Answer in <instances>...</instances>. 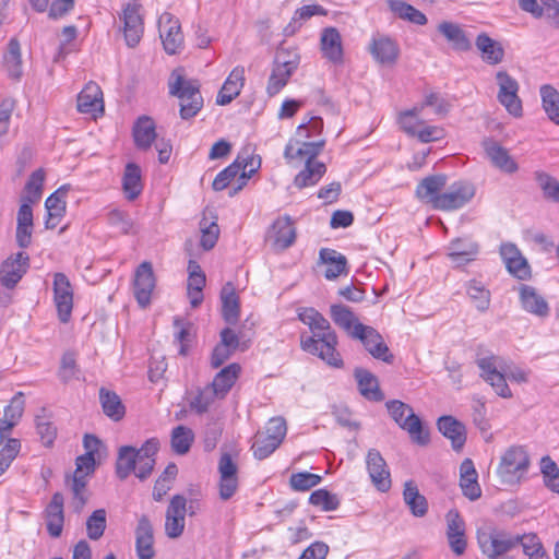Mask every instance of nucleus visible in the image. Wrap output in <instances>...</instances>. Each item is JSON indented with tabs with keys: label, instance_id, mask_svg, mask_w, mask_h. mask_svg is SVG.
I'll return each instance as SVG.
<instances>
[{
	"label": "nucleus",
	"instance_id": "obj_51",
	"mask_svg": "<svg viewBox=\"0 0 559 559\" xmlns=\"http://www.w3.org/2000/svg\"><path fill=\"white\" fill-rule=\"evenodd\" d=\"M194 440L192 429L186 426H177L171 431V449L177 454H186Z\"/></svg>",
	"mask_w": 559,
	"mask_h": 559
},
{
	"label": "nucleus",
	"instance_id": "obj_21",
	"mask_svg": "<svg viewBox=\"0 0 559 559\" xmlns=\"http://www.w3.org/2000/svg\"><path fill=\"white\" fill-rule=\"evenodd\" d=\"M519 293L521 306L526 312L539 318H546L549 316V305L545 298L537 293L536 288L521 284Z\"/></svg>",
	"mask_w": 559,
	"mask_h": 559
},
{
	"label": "nucleus",
	"instance_id": "obj_29",
	"mask_svg": "<svg viewBox=\"0 0 559 559\" xmlns=\"http://www.w3.org/2000/svg\"><path fill=\"white\" fill-rule=\"evenodd\" d=\"M132 135L134 144L139 150H150L153 142L157 139L154 120L148 116L139 117L133 124Z\"/></svg>",
	"mask_w": 559,
	"mask_h": 559
},
{
	"label": "nucleus",
	"instance_id": "obj_27",
	"mask_svg": "<svg viewBox=\"0 0 559 559\" xmlns=\"http://www.w3.org/2000/svg\"><path fill=\"white\" fill-rule=\"evenodd\" d=\"M78 110L83 114L104 111L103 92L100 87L90 82L78 96Z\"/></svg>",
	"mask_w": 559,
	"mask_h": 559
},
{
	"label": "nucleus",
	"instance_id": "obj_64",
	"mask_svg": "<svg viewBox=\"0 0 559 559\" xmlns=\"http://www.w3.org/2000/svg\"><path fill=\"white\" fill-rule=\"evenodd\" d=\"M281 444L265 436L258 435L252 444L253 455L258 460H264L270 456Z\"/></svg>",
	"mask_w": 559,
	"mask_h": 559
},
{
	"label": "nucleus",
	"instance_id": "obj_52",
	"mask_svg": "<svg viewBox=\"0 0 559 559\" xmlns=\"http://www.w3.org/2000/svg\"><path fill=\"white\" fill-rule=\"evenodd\" d=\"M45 180V173L43 169L35 170L29 179L27 180L24 194L21 198V201H27L32 203H36L40 200L43 193V186Z\"/></svg>",
	"mask_w": 559,
	"mask_h": 559
},
{
	"label": "nucleus",
	"instance_id": "obj_12",
	"mask_svg": "<svg viewBox=\"0 0 559 559\" xmlns=\"http://www.w3.org/2000/svg\"><path fill=\"white\" fill-rule=\"evenodd\" d=\"M366 468L372 485L381 492H386L392 486L389 466L377 449H370L366 455Z\"/></svg>",
	"mask_w": 559,
	"mask_h": 559
},
{
	"label": "nucleus",
	"instance_id": "obj_42",
	"mask_svg": "<svg viewBox=\"0 0 559 559\" xmlns=\"http://www.w3.org/2000/svg\"><path fill=\"white\" fill-rule=\"evenodd\" d=\"M438 31L451 43L454 49L461 51L471 49L472 44L460 25L444 21L438 25Z\"/></svg>",
	"mask_w": 559,
	"mask_h": 559
},
{
	"label": "nucleus",
	"instance_id": "obj_8",
	"mask_svg": "<svg viewBox=\"0 0 559 559\" xmlns=\"http://www.w3.org/2000/svg\"><path fill=\"white\" fill-rule=\"evenodd\" d=\"M475 195V188L466 181L452 183L447 191L436 198L435 209L440 211H454L463 207Z\"/></svg>",
	"mask_w": 559,
	"mask_h": 559
},
{
	"label": "nucleus",
	"instance_id": "obj_48",
	"mask_svg": "<svg viewBox=\"0 0 559 559\" xmlns=\"http://www.w3.org/2000/svg\"><path fill=\"white\" fill-rule=\"evenodd\" d=\"M388 3L391 11L400 19L409 21L416 25H425L427 23L426 15L415 7L401 0H389Z\"/></svg>",
	"mask_w": 559,
	"mask_h": 559
},
{
	"label": "nucleus",
	"instance_id": "obj_13",
	"mask_svg": "<svg viewBox=\"0 0 559 559\" xmlns=\"http://www.w3.org/2000/svg\"><path fill=\"white\" fill-rule=\"evenodd\" d=\"M159 36L167 53L174 55L183 45V35L180 23L170 13L165 12L158 20Z\"/></svg>",
	"mask_w": 559,
	"mask_h": 559
},
{
	"label": "nucleus",
	"instance_id": "obj_28",
	"mask_svg": "<svg viewBox=\"0 0 559 559\" xmlns=\"http://www.w3.org/2000/svg\"><path fill=\"white\" fill-rule=\"evenodd\" d=\"M478 245L471 237L452 240L448 247V255L456 265L465 264L478 253Z\"/></svg>",
	"mask_w": 559,
	"mask_h": 559
},
{
	"label": "nucleus",
	"instance_id": "obj_5",
	"mask_svg": "<svg viewBox=\"0 0 559 559\" xmlns=\"http://www.w3.org/2000/svg\"><path fill=\"white\" fill-rule=\"evenodd\" d=\"M385 406L391 418L400 428L408 432L414 442L419 445H426L429 442L428 431L424 429L420 418L408 404L392 400L386 402Z\"/></svg>",
	"mask_w": 559,
	"mask_h": 559
},
{
	"label": "nucleus",
	"instance_id": "obj_19",
	"mask_svg": "<svg viewBox=\"0 0 559 559\" xmlns=\"http://www.w3.org/2000/svg\"><path fill=\"white\" fill-rule=\"evenodd\" d=\"M123 34L129 47L136 46L143 35V21L140 9L135 4H128L123 10Z\"/></svg>",
	"mask_w": 559,
	"mask_h": 559
},
{
	"label": "nucleus",
	"instance_id": "obj_15",
	"mask_svg": "<svg viewBox=\"0 0 559 559\" xmlns=\"http://www.w3.org/2000/svg\"><path fill=\"white\" fill-rule=\"evenodd\" d=\"M155 288V277L152 264L142 262L134 274L133 293L141 308H145L151 302V296Z\"/></svg>",
	"mask_w": 559,
	"mask_h": 559
},
{
	"label": "nucleus",
	"instance_id": "obj_16",
	"mask_svg": "<svg viewBox=\"0 0 559 559\" xmlns=\"http://www.w3.org/2000/svg\"><path fill=\"white\" fill-rule=\"evenodd\" d=\"M447 537L451 550L456 556H462L467 546L465 536V523L457 511L450 510L447 513Z\"/></svg>",
	"mask_w": 559,
	"mask_h": 559
},
{
	"label": "nucleus",
	"instance_id": "obj_4",
	"mask_svg": "<svg viewBox=\"0 0 559 559\" xmlns=\"http://www.w3.org/2000/svg\"><path fill=\"white\" fill-rule=\"evenodd\" d=\"M531 460L523 445H511L501 455L497 466V476L502 485L520 484L527 473Z\"/></svg>",
	"mask_w": 559,
	"mask_h": 559
},
{
	"label": "nucleus",
	"instance_id": "obj_49",
	"mask_svg": "<svg viewBox=\"0 0 559 559\" xmlns=\"http://www.w3.org/2000/svg\"><path fill=\"white\" fill-rule=\"evenodd\" d=\"M4 66L10 75L14 80H19L22 75V57L20 43L15 38H11L8 44V51L4 55Z\"/></svg>",
	"mask_w": 559,
	"mask_h": 559
},
{
	"label": "nucleus",
	"instance_id": "obj_18",
	"mask_svg": "<svg viewBox=\"0 0 559 559\" xmlns=\"http://www.w3.org/2000/svg\"><path fill=\"white\" fill-rule=\"evenodd\" d=\"M135 550L139 559H153L155 556L153 526L146 515L139 519L135 528Z\"/></svg>",
	"mask_w": 559,
	"mask_h": 559
},
{
	"label": "nucleus",
	"instance_id": "obj_33",
	"mask_svg": "<svg viewBox=\"0 0 559 559\" xmlns=\"http://www.w3.org/2000/svg\"><path fill=\"white\" fill-rule=\"evenodd\" d=\"M437 426L439 431L448 439L451 440L452 448L459 451L463 448L466 441L465 426L452 416H441Z\"/></svg>",
	"mask_w": 559,
	"mask_h": 559
},
{
	"label": "nucleus",
	"instance_id": "obj_36",
	"mask_svg": "<svg viewBox=\"0 0 559 559\" xmlns=\"http://www.w3.org/2000/svg\"><path fill=\"white\" fill-rule=\"evenodd\" d=\"M475 45L480 51L483 61L486 63L495 66L502 62L504 57L502 45L489 37L486 33H481L477 36Z\"/></svg>",
	"mask_w": 559,
	"mask_h": 559
},
{
	"label": "nucleus",
	"instance_id": "obj_11",
	"mask_svg": "<svg viewBox=\"0 0 559 559\" xmlns=\"http://www.w3.org/2000/svg\"><path fill=\"white\" fill-rule=\"evenodd\" d=\"M218 492L224 501L229 500L238 490V465L229 453H223L218 461Z\"/></svg>",
	"mask_w": 559,
	"mask_h": 559
},
{
	"label": "nucleus",
	"instance_id": "obj_14",
	"mask_svg": "<svg viewBox=\"0 0 559 559\" xmlns=\"http://www.w3.org/2000/svg\"><path fill=\"white\" fill-rule=\"evenodd\" d=\"M325 144L324 140L317 142H304L299 140H289L285 146L284 157L290 164L299 165L316 160Z\"/></svg>",
	"mask_w": 559,
	"mask_h": 559
},
{
	"label": "nucleus",
	"instance_id": "obj_45",
	"mask_svg": "<svg viewBox=\"0 0 559 559\" xmlns=\"http://www.w3.org/2000/svg\"><path fill=\"white\" fill-rule=\"evenodd\" d=\"M139 449L131 445H123L119 449L116 463V474L120 479H126L136 468Z\"/></svg>",
	"mask_w": 559,
	"mask_h": 559
},
{
	"label": "nucleus",
	"instance_id": "obj_20",
	"mask_svg": "<svg viewBox=\"0 0 559 559\" xmlns=\"http://www.w3.org/2000/svg\"><path fill=\"white\" fill-rule=\"evenodd\" d=\"M460 488L464 497L475 501L481 497L478 473L471 459H464L460 465Z\"/></svg>",
	"mask_w": 559,
	"mask_h": 559
},
{
	"label": "nucleus",
	"instance_id": "obj_35",
	"mask_svg": "<svg viewBox=\"0 0 559 559\" xmlns=\"http://www.w3.org/2000/svg\"><path fill=\"white\" fill-rule=\"evenodd\" d=\"M447 185L444 175H433L424 178L416 188V195L421 201L430 204L435 209L436 198L440 197V191Z\"/></svg>",
	"mask_w": 559,
	"mask_h": 559
},
{
	"label": "nucleus",
	"instance_id": "obj_3",
	"mask_svg": "<svg viewBox=\"0 0 559 559\" xmlns=\"http://www.w3.org/2000/svg\"><path fill=\"white\" fill-rule=\"evenodd\" d=\"M169 93L180 99L179 114L181 119L188 120L199 114L203 107V98L197 82L186 80L178 72H174L168 83Z\"/></svg>",
	"mask_w": 559,
	"mask_h": 559
},
{
	"label": "nucleus",
	"instance_id": "obj_60",
	"mask_svg": "<svg viewBox=\"0 0 559 559\" xmlns=\"http://www.w3.org/2000/svg\"><path fill=\"white\" fill-rule=\"evenodd\" d=\"M309 502L323 511H334L340 506L338 497L326 489L314 490L309 497Z\"/></svg>",
	"mask_w": 559,
	"mask_h": 559
},
{
	"label": "nucleus",
	"instance_id": "obj_22",
	"mask_svg": "<svg viewBox=\"0 0 559 559\" xmlns=\"http://www.w3.org/2000/svg\"><path fill=\"white\" fill-rule=\"evenodd\" d=\"M297 68L295 60H281V56H277L269 78L266 93L270 96H274L287 84L289 78Z\"/></svg>",
	"mask_w": 559,
	"mask_h": 559
},
{
	"label": "nucleus",
	"instance_id": "obj_63",
	"mask_svg": "<svg viewBox=\"0 0 559 559\" xmlns=\"http://www.w3.org/2000/svg\"><path fill=\"white\" fill-rule=\"evenodd\" d=\"M286 431L287 427L284 418L273 417L267 421L263 436L281 444L286 436Z\"/></svg>",
	"mask_w": 559,
	"mask_h": 559
},
{
	"label": "nucleus",
	"instance_id": "obj_17",
	"mask_svg": "<svg viewBox=\"0 0 559 559\" xmlns=\"http://www.w3.org/2000/svg\"><path fill=\"white\" fill-rule=\"evenodd\" d=\"M481 146L490 163L498 169L507 174H513L519 166L510 156L509 152L491 138H485Z\"/></svg>",
	"mask_w": 559,
	"mask_h": 559
},
{
	"label": "nucleus",
	"instance_id": "obj_53",
	"mask_svg": "<svg viewBox=\"0 0 559 559\" xmlns=\"http://www.w3.org/2000/svg\"><path fill=\"white\" fill-rule=\"evenodd\" d=\"M540 473L545 486L552 492L559 493V468L550 456H543L540 460Z\"/></svg>",
	"mask_w": 559,
	"mask_h": 559
},
{
	"label": "nucleus",
	"instance_id": "obj_10",
	"mask_svg": "<svg viewBox=\"0 0 559 559\" xmlns=\"http://www.w3.org/2000/svg\"><path fill=\"white\" fill-rule=\"evenodd\" d=\"M29 267V257L20 251L7 258L0 266V283L8 289H13Z\"/></svg>",
	"mask_w": 559,
	"mask_h": 559
},
{
	"label": "nucleus",
	"instance_id": "obj_7",
	"mask_svg": "<svg viewBox=\"0 0 559 559\" xmlns=\"http://www.w3.org/2000/svg\"><path fill=\"white\" fill-rule=\"evenodd\" d=\"M496 81L499 86L497 98L499 103L507 109V111L514 116L521 117L523 107L522 102L518 95L519 83L506 71H498Z\"/></svg>",
	"mask_w": 559,
	"mask_h": 559
},
{
	"label": "nucleus",
	"instance_id": "obj_46",
	"mask_svg": "<svg viewBox=\"0 0 559 559\" xmlns=\"http://www.w3.org/2000/svg\"><path fill=\"white\" fill-rule=\"evenodd\" d=\"M99 401L105 415L112 420L118 421L124 416V406L115 392L102 388L99 390Z\"/></svg>",
	"mask_w": 559,
	"mask_h": 559
},
{
	"label": "nucleus",
	"instance_id": "obj_37",
	"mask_svg": "<svg viewBox=\"0 0 559 559\" xmlns=\"http://www.w3.org/2000/svg\"><path fill=\"white\" fill-rule=\"evenodd\" d=\"M240 372L238 364H230L223 368L213 379L209 386L217 394L218 399H224L235 384Z\"/></svg>",
	"mask_w": 559,
	"mask_h": 559
},
{
	"label": "nucleus",
	"instance_id": "obj_47",
	"mask_svg": "<svg viewBox=\"0 0 559 559\" xmlns=\"http://www.w3.org/2000/svg\"><path fill=\"white\" fill-rule=\"evenodd\" d=\"M466 294L478 311L485 312L489 309L491 294L481 282L476 280L467 282Z\"/></svg>",
	"mask_w": 559,
	"mask_h": 559
},
{
	"label": "nucleus",
	"instance_id": "obj_62",
	"mask_svg": "<svg viewBox=\"0 0 559 559\" xmlns=\"http://www.w3.org/2000/svg\"><path fill=\"white\" fill-rule=\"evenodd\" d=\"M321 481V476L309 472L293 474L289 478L290 487L296 491H307Z\"/></svg>",
	"mask_w": 559,
	"mask_h": 559
},
{
	"label": "nucleus",
	"instance_id": "obj_43",
	"mask_svg": "<svg viewBox=\"0 0 559 559\" xmlns=\"http://www.w3.org/2000/svg\"><path fill=\"white\" fill-rule=\"evenodd\" d=\"M325 171L326 166L322 162L313 160L305 164V168L296 175L294 185L299 189L314 186L323 177Z\"/></svg>",
	"mask_w": 559,
	"mask_h": 559
},
{
	"label": "nucleus",
	"instance_id": "obj_50",
	"mask_svg": "<svg viewBox=\"0 0 559 559\" xmlns=\"http://www.w3.org/2000/svg\"><path fill=\"white\" fill-rule=\"evenodd\" d=\"M240 164L241 174L237 179V186L229 190V197L237 194L247 185V180L261 167V158L258 155L247 156L242 159L240 158Z\"/></svg>",
	"mask_w": 559,
	"mask_h": 559
},
{
	"label": "nucleus",
	"instance_id": "obj_23",
	"mask_svg": "<svg viewBox=\"0 0 559 559\" xmlns=\"http://www.w3.org/2000/svg\"><path fill=\"white\" fill-rule=\"evenodd\" d=\"M320 48L323 57L330 62L335 64L343 62L342 37L337 28L325 27L322 29Z\"/></svg>",
	"mask_w": 559,
	"mask_h": 559
},
{
	"label": "nucleus",
	"instance_id": "obj_41",
	"mask_svg": "<svg viewBox=\"0 0 559 559\" xmlns=\"http://www.w3.org/2000/svg\"><path fill=\"white\" fill-rule=\"evenodd\" d=\"M542 107L547 118L559 126V91L550 84L539 87Z\"/></svg>",
	"mask_w": 559,
	"mask_h": 559
},
{
	"label": "nucleus",
	"instance_id": "obj_56",
	"mask_svg": "<svg viewBox=\"0 0 559 559\" xmlns=\"http://www.w3.org/2000/svg\"><path fill=\"white\" fill-rule=\"evenodd\" d=\"M107 223L110 227L117 229L122 235L130 234L134 226L130 214L120 209H112L108 212Z\"/></svg>",
	"mask_w": 559,
	"mask_h": 559
},
{
	"label": "nucleus",
	"instance_id": "obj_40",
	"mask_svg": "<svg viewBox=\"0 0 559 559\" xmlns=\"http://www.w3.org/2000/svg\"><path fill=\"white\" fill-rule=\"evenodd\" d=\"M330 316L333 322L344 330L349 337H353L356 326L362 324L359 322L355 313L348 307L343 305H332L330 308Z\"/></svg>",
	"mask_w": 559,
	"mask_h": 559
},
{
	"label": "nucleus",
	"instance_id": "obj_9",
	"mask_svg": "<svg viewBox=\"0 0 559 559\" xmlns=\"http://www.w3.org/2000/svg\"><path fill=\"white\" fill-rule=\"evenodd\" d=\"M52 290L58 318L62 323H67L73 309V287L64 273L53 274Z\"/></svg>",
	"mask_w": 559,
	"mask_h": 559
},
{
	"label": "nucleus",
	"instance_id": "obj_34",
	"mask_svg": "<svg viewBox=\"0 0 559 559\" xmlns=\"http://www.w3.org/2000/svg\"><path fill=\"white\" fill-rule=\"evenodd\" d=\"M354 376L358 384V390L365 399L373 402H380L384 399L379 386V381L373 373L366 369L357 368L354 371Z\"/></svg>",
	"mask_w": 559,
	"mask_h": 559
},
{
	"label": "nucleus",
	"instance_id": "obj_57",
	"mask_svg": "<svg viewBox=\"0 0 559 559\" xmlns=\"http://www.w3.org/2000/svg\"><path fill=\"white\" fill-rule=\"evenodd\" d=\"M240 168V156H238L233 164H230L216 175L212 183L213 189L215 191H222L226 189L233 180H235L236 178L238 179L239 175L241 174Z\"/></svg>",
	"mask_w": 559,
	"mask_h": 559
},
{
	"label": "nucleus",
	"instance_id": "obj_30",
	"mask_svg": "<svg viewBox=\"0 0 559 559\" xmlns=\"http://www.w3.org/2000/svg\"><path fill=\"white\" fill-rule=\"evenodd\" d=\"M369 51L377 62L392 64L399 57L400 48L395 40L381 36L372 39Z\"/></svg>",
	"mask_w": 559,
	"mask_h": 559
},
{
	"label": "nucleus",
	"instance_id": "obj_24",
	"mask_svg": "<svg viewBox=\"0 0 559 559\" xmlns=\"http://www.w3.org/2000/svg\"><path fill=\"white\" fill-rule=\"evenodd\" d=\"M69 191L68 186H62L50 194L45 201V207L47 211V217L45 226L48 229H53L60 223L61 218L66 213V195Z\"/></svg>",
	"mask_w": 559,
	"mask_h": 559
},
{
	"label": "nucleus",
	"instance_id": "obj_54",
	"mask_svg": "<svg viewBox=\"0 0 559 559\" xmlns=\"http://www.w3.org/2000/svg\"><path fill=\"white\" fill-rule=\"evenodd\" d=\"M423 112V106H414L411 109L400 112L397 122L400 128L409 136H415L417 133V127L424 122L418 119Z\"/></svg>",
	"mask_w": 559,
	"mask_h": 559
},
{
	"label": "nucleus",
	"instance_id": "obj_55",
	"mask_svg": "<svg viewBox=\"0 0 559 559\" xmlns=\"http://www.w3.org/2000/svg\"><path fill=\"white\" fill-rule=\"evenodd\" d=\"M107 526V513L105 509L95 510L86 520V534L90 539L98 540Z\"/></svg>",
	"mask_w": 559,
	"mask_h": 559
},
{
	"label": "nucleus",
	"instance_id": "obj_6",
	"mask_svg": "<svg viewBox=\"0 0 559 559\" xmlns=\"http://www.w3.org/2000/svg\"><path fill=\"white\" fill-rule=\"evenodd\" d=\"M353 340H358L364 345L365 349L378 360L386 364H392L394 360L393 354L390 352L382 335L372 326L359 324L356 326Z\"/></svg>",
	"mask_w": 559,
	"mask_h": 559
},
{
	"label": "nucleus",
	"instance_id": "obj_61",
	"mask_svg": "<svg viewBox=\"0 0 559 559\" xmlns=\"http://www.w3.org/2000/svg\"><path fill=\"white\" fill-rule=\"evenodd\" d=\"M200 228H201V247L209 251L214 248V246L217 242L218 236H219V228L216 222L209 223L207 219L204 217L200 222Z\"/></svg>",
	"mask_w": 559,
	"mask_h": 559
},
{
	"label": "nucleus",
	"instance_id": "obj_39",
	"mask_svg": "<svg viewBox=\"0 0 559 559\" xmlns=\"http://www.w3.org/2000/svg\"><path fill=\"white\" fill-rule=\"evenodd\" d=\"M122 189L126 198L130 201L136 199L141 194L143 189L141 168L136 164H127L122 177Z\"/></svg>",
	"mask_w": 559,
	"mask_h": 559
},
{
	"label": "nucleus",
	"instance_id": "obj_1",
	"mask_svg": "<svg viewBox=\"0 0 559 559\" xmlns=\"http://www.w3.org/2000/svg\"><path fill=\"white\" fill-rule=\"evenodd\" d=\"M298 319L310 330V334L300 335L301 349L319 357L330 367L342 368L344 361L337 350L338 337L328 319L314 308H302Z\"/></svg>",
	"mask_w": 559,
	"mask_h": 559
},
{
	"label": "nucleus",
	"instance_id": "obj_25",
	"mask_svg": "<svg viewBox=\"0 0 559 559\" xmlns=\"http://www.w3.org/2000/svg\"><path fill=\"white\" fill-rule=\"evenodd\" d=\"M243 84L245 68L238 66L231 70L225 80L216 97V103L221 106H225L231 103L240 94Z\"/></svg>",
	"mask_w": 559,
	"mask_h": 559
},
{
	"label": "nucleus",
	"instance_id": "obj_26",
	"mask_svg": "<svg viewBox=\"0 0 559 559\" xmlns=\"http://www.w3.org/2000/svg\"><path fill=\"white\" fill-rule=\"evenodd\" d=\"M319 262L326 265L324 277L329 281L348 273L346 257L334 249L322 248L319 252Z\"/></svg>",
	"mask_w": 559,
	"mask_h": 559
},
{
	"label": "nucleus",
	"instance_id": "obj_59",
	"mask_svg": "<svg viewBox=\"0 0 559 559\" xmlns=\"http://www.w3.org/2000/svg\"><path fill=\"white\" fill-rule=\"evenodd\" d=\"M535 180L543 190L546 199L559 203V181L544 171L535 173Z\"/></svg>",
	"mask_w": 559,
	"mask_h": 559
},
{
	"label": "nucleus",
	"instance_id": "obj_58",
	"mask_svg": "<svg viewBox=\"0 0 559 559\" xmlns=\"http://www.w3.org/2000/svg\"><path fill=\"white\" fill-rule=\"evenodd\" d=\"M216 399H218L217 394L209 385H206L205 388L199 390L197 395L190 400L189 406L191 411L198 414H203L207 412Z\"/></svg>",
	"mask_w": 559,
	"mask_h": 559
},
{
	"label": "nucleus",
	"instance_id": "obj_44",
	"mask_svg": "<svg viewBox=\"0 0 559 559\" xmlns=\"http://www.w3.org/2000/svg\"><path fill=\"white\" fill-rule=\"evenodd\" d=\"M403 497L414 516L421 518L427 513V499L419 493L417 486L412 480L405 483Z\"/></svg>",
	"mask_w": 559,
	"mask_h": 559
},
{
	"label": "nucleus",
	"instance_id": "obj_38",
	"mask_svg": "<svg viewBox=\"0 0 559 559\" xmlns=\"http://www.w3.org/2000/svg\"><path fill=\"white\" fill-rule=\"evenodd\" d=\"M221 299L224 320L229 324L236 323L239 319L240 307L238 295L231 283H227L223 287Z\"/></svg>",
	"mask_w": 559,
	"mask_h": 559
},
{
	"label": "nucleus",
	"instance_id": "obj_32",
	"mask_svg": "<svg viewBox=\"0 0 559 559\" xmlns=\"http://www.w3.org/2000/svg\"><path fill=\"white\" fill-rule=\"evenodd\" d=\"M159 448L157 439H148L140 449L136 457L135 475L141 480L146 479L153 472L155 465V454Z\"/></svg>",
	"mask_w": 559,
	"mask_h": 559
},
{
	"label": "nucleus",
	"instance_id": "obj_2",
	"mask_svg": "<svg viewBox=\"0 0 559 559\" xmlns=\"http://www.w3.org/2000/svg\"><path fill=\"white\" fill-rule=\"evenodd\" d=\"M519 534L498 526H485L477 531V543L487 558L503 556L519 547Z\"/></svg>",
	"mask_w": 559,
	"mask_h": 559
},
{
	"label": "nucleus",
	"instance_id": "obj_31",
	"mask_svg": "<svg viewBox=\"0 0 559 559\" xmlns=\"http://www.w3.org/2000/svg\"><path fill=\"white\" fill-rule=\"evenodd\" d=\"M271 233L270 238L273 239V246L281 250L290 247L296 238L294 223L289 216L277 218L272 225Z\"/></svg>",
	"mask_w": 559,
	"mask_h": 559
}]
</instances>
